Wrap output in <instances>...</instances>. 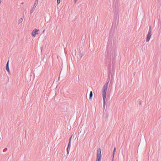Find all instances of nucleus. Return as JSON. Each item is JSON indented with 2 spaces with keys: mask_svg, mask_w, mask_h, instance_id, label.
<instances>
[{
  "mask_svg": "<svg viewBox=\"0 0 161 161\" xmlns=\"http://www.w3.org/2000/svg\"><path fill=\"white\" fill-rule=\"evenodd\" d=\"M36 7H34L33 6V7L32 8L31 10L30 11L31 13V14L33 13V12L34 11L35 9L36 8Z\"/></svg>",
  "mask_w": 161,
  "mask_h": 161,
  "instance_id": "obj_11",
  "label": "nucleus"
},
{
  "mask_svg": "<svg viewBox=\"0 0 161 161\" xmlns=\"http://www.w3.org/2000/svg\"><path fill=\"white\" fill-rule=\"evenodd\" d=\"M23 4V3H21V4Z\"/></svg>",
  "mask_w": 161,
  "mask_h": 161,
  "instance_id": "obj_19",
  "label": "nucleus"
},
{
  "mask_svg": "<svg viewBox=\"0 0 161 161\" xmlns=\"http://www.w3.org/2000/svg\"><path fill=\"white\" fill-rule=\"evenodd\" d=\"M71 137H72V136L70 137V138L69 139V142L68 144V147L67 148V154H69V152L70 148V140H71Z\"/></svg>",
  "mask_w": 161,
  "mask_h": 161,
  "instance_id": "obj_5",
  "label": "nucleus"
},
{
  "mask_svg": "<svg viewBox=\"0 0 161 161\" xmlns=\"http://www.w3.org/2000/svg\"><path fill=\"white\" fill-rule=\"evenodd\" d=\"M108 82H107L104 85L103 89V92H102V95L106 96V91H107V89L108 88Z\"/></svg>",
  "mask_w": 161,
  "mask_h": 161,
  "instance_id": "obj_2",
  "label": "nucleus"
},
{
  "mask_svg": "<svg viewBox=\"0 0 161 161\" xmlns=\"http://www.w3.org/2000/svg\"><path fill=\"white\" fill-rule=\"evenodd\" d=\"M152 36L151 32H150V31H148V34L147 35V38H146V42H148L149 41L151 37Z\"/></svg>",
  "mask_w": 161,
  "mask_h": 161,
  "instance_id": "obj_4",
  "label": "nucleus"
},
{
  "mask_svg": "<svg viewBox=\"0 0 161 161\" xmlns=\"http://www.w3.org/2000/svg\"><path fill=\"white\" fill-rule=\"evenodd\" d=\"M106 96H103V107L104 108L105 105V103H106L105 99L106 98Z\"/></svg>",
  "mask_w": 161,
  "mask_h": 161,
  "instance_id": "obj_7",
  "label": "nucleus"
},
{
  "mask_svg": "<svg viewBox=\"0 0 161 161\" xmlns=\"http://www.w3.org/2000/svg\"><path fill=\"white\" fill-rule=\"evenodd\" d=\"M23 21V19L22 18H20L18 20V24L19 25Z\"/></svg>",
  "mask_w": 161,
  "mask_h": 161,
  "instance_id": "obj_10",
  "label": "nucleus"
},
{
  "mask_svg": "<svg viewBox=\"0 0 161 161\" xmlns=\"http://www.w3.org/2000/svg\"><path fill=\"white\" fill-rule=\"evenodd\" d=\"M7 149L6 148L5 149H4V150H3V151H5L7 150Z\"/></svg>",
  "mask_w": 161,
  "mask_h": 161,
  "instance_id": "obj_16",
  "label": "nucleus"
},
{
  "mask_svg": "<svg viewBox=\"0 0 161 161\" xmlns=\"http://www.w3.org/2000/svg\"><path fill=\"white\" fill-rule=\"evenodd\" d=\"M115 151H116V148L114 147V151H113V154H112L113 158H112V161H114V153H115Z\"/></svg>",
  "mask_w": 161,
  "mask_h": 161,
  "instance_id": "obj_8",
  "label": "nucleus"
},
{
  "mask_svg": "<svg viewBox=\"0 0 161 161\" xmlns=\"http://www.w3.org/2000/svg\"><path fill=\"white\" fill-rule=\"evenodd\" d=\"M101 158V149L100 148H98L97 150L96 161H100Z\"/></svg>",
  "mask_w": 161,
  "mask_h": 161,
  "instance_id": "obj_1",
  "label": "nucleus"
},
{
  "mask_svg": "<svg viewBox=\"0 0 161 161\" xmlns=\"http://www.w3.org/2000/svg\"><path fill=\"white\" fill-rule=\"evenodd\" d=\"M92 97V91H91L90 93V99H91Z\"/></svg>",
  "mask_w": 161,
  "mask_h": 161,
  "instance_id": "obj_12",
  "label": "nucleus"
},
{
  "mask_svg": "<svg viewBox=\"0 0 161 161\" xmlns=\"http://www.w3.org/2000/svg\"><path fill=\"white\" fill-rule=\"evenodd\" d=\"M1 2H2L1 1V0H0V4H1Z\"/></svg>",
  "mask_w": 161,
  "mask_h": 161,
  "instance_id": "obj_18",
  "label": "nucleus"
},
{
  "mask_svg": "<svg viewBox=\"0 0 161 161\" xmlns=\"http://www.w3.org/2000/svg\"><path fill=\"white\" fill-rule=\"evenodd\" d=\"M6 69L8 72H10V70L9 68V61H8L6 64Z\"/></svg>",
  "mask_w": 161,
  "mask_h": 161,
  "instance_id": "obj_6",
  "label": "nucleus"
},
{
  "mask_svg": "<svg viewBox=\"0 0 161 161\" xmlns=\"http://www.w3.org/2000/svg\"><path fill=\"white\" fill-rule=\"evenodd\" d=\"M39 30L35 29L31 32V35L33 37H35L36 35L38 34Z\"/></svg>",
  "mask_w": 161,
  "mask_h": 161,
  "instance_id": "obj_3",
  "label": "nucleus"
},
{
  "mask_svg": "<svg viewBox=\"0 0 161 161\" xmlns=\"http://www.w3.org/2000/svg\"><path fill=\"white\" fill-rule=\"evenodd\" d=\"M60 2V0H57V3L58 4H59Z\"/></svg>",
  "mask_w": 161,
  "mask_h": 161,
  "instance_id": "obj_13",
  "label": "nucleus"
},
{
  "mask_svg": "<svg viewBox=\"0 0 161 161\" xmlns=\"http://www.w3.org/2000/svg\"><path fill=\"white\" fill-rule=\"evenodd\" d=\"M150 31V32H151V26H150L149 27V29L148 31Z\"/></svg>",
  "mask_w": 161,
  "mask_h": 161,
  "instance_id": "obj_14",
  "label": "nucleus"
},
{
  "mask_svg": "<svg viewBox=\"0 0 161 161\" xmlns=\"http://www.w3.org/2000/svg\"><path fill=\"white\" fill-rule=\"evenodd\" d=\"M38 3V0H36L35 1V3L33 6L36 7V6L37 5Z\"/></svg>",
  "mask_w": 161,
  "mask_h": 161,
  "instance_id": "obj_9",
  "label": "nucleus"
},
{
  "mask_svg": "<svg viewBox=\"0 0 161 161\" xmlns=\"http://www.w3.org/2000/svg\"><path fill=\"white\" fill-rule=\"evenodd\" d=\"M45 30H44L42 32H43V33H44V32H45Z\"/></svg>",
  "mask_w": 161,
  "mask_h": 161,
  "instance_id": "obj_17",
  "label": "nucleus"
},
{
  "mask_svg": "<svg viewBox=\"0 0 161 161\" xmlns=\"http://www.w3.org/2000/svg\"><path fill=\"white\" fill-rule=\"evenodd\" d=\"M77 0H74L75 3H76Z\"/></svg>",
  "mask_w": 161,
  "mask_h": 161,
  "instance_id": "obj_15",
  "label": "nucleus"
}]
</instances>
